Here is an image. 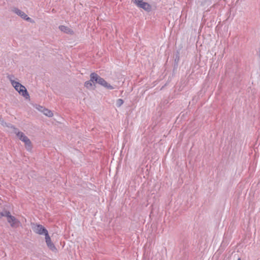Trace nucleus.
Here are the masks:
<instances>
[{
	"mask_svg": "<svg viewBox=\"0 0 260 260\" xmlns=\"http://www.w3.org/2000/svg\"><path fill=\"white\" fill-rule=\"evenodd\" d=\"M85 87H86L88 89H90L92 86V81L91 79L89 81H87L85 82L84 84Z\"/></svg>",
	"mask_w": 260,
	"mask_h": 260,
	"instance_id": "nucleus-12",
	"label": "nucleus"
},
{
	"mask_svg": "<svg viewBox=\"0 0 260 260\" xmlns=\"http://www.w3.org/2000/svg\"><path fill=\"white\" fill-rule=\"evenodd\" d=\"M11 128L13 130V133H15L16 136L18 135L21 132L19 131L18 128L15 127L14 125H11Z\"/></svg>",
	"mask_w": 260,
	"mask_h": 260,
	"instance_id": "nucleus-14",
	"label": "nucleus"
},
{
	"mask_svg": "<svg viewBox=\"0 0 260 260\" xmlns=\"http://www.w3.org/2000/svg\"><path fill=\"white\" fill-rule=\"evenodd\" d=\"M41 109H40V110H41L43 113V114L44 115H45L46 116H47L49 117H51L53 116V114L51 110H48L46 108H44L42 107H41Z\"/></svg>",
	"mask_w": 260,
	"mask_h": 260,
	"instance_id": "nucleus-9",
	"label": "nucleus"
},
{
	"mask_svg": "<svg viewBox=\"0 0 260 260\" xmlns=\"http://www.w3.org/2000/svg\"><path fill=\"white\" fill-rule=\"evenodd\" d=\"M45 241L48 247L53 252H57V249L54 244L52 242L51 238L48 234L45 236Z\"/></svg>",
	"mask_w": 260,
	"mask_h": 260,
	"instance_id": "nucleus-5",
	"label": "nucleus"
},
{
	"mask_svg": "<svg viewBox=\"0 0 260 260\" xmlns=\"http://www.w3.org/2000/svg\"><path fill=\"white\" fill-rule=\"evenodd\" d=\"M90 77L91 78V81L93 83H98L108 89H113L114 88L112 85L108 83L104 79L95 73H91Z\"/></svg>",
	"mask_w": 260,
	"mask_h": 260,
	"instance_id": "nucleus-1",
	"label": "nucleus"
},
{
	"mask_svg": "<svg viewBox=\"0 0 260 260\" xmlns=\"http://www.w3.org/2000/svg\"><path fill=\"white\" fill-rule=\"evenodd\" d=\"M237 260H241V258L239 257Z\"/></svg>",
	"mask_w": 260,
	"mask_h": 260,
	"instance_id": "nucleus-20",
	"label": "nucleus"
},
{
	"mask_svg": "<svg viewBox=\"0 0 260 260\" xmlns=\"http://www.w3.org/2000/svg\"><path fill=\"white\" fill-rule=\"evenodd\" d=\"M13 12L16 13L17 15L21 17L22 18H23L24 20L30 21L31 20V18L27 16V15L23 11L19 10L18 8H14L13 9Z\"/></svg>",
	"mask_w": 260,
	"mask_h": 260,
	"instance_id": "nucleus-6",
	"label": "nucleus"
},
{
	"mask_svg": "<svg viewBox=\"0 0 260 260\" xmlns=\"http://www.w3.org/2000/svg\"><path fill=\"white\" fill-rule=\"evenodd\" d=\"M19 140L23 142L24 140H25L28 137H26L23 133L20 132L18 135L17 136Z\"/></svg>",
	"mask_w": 260,
	"mask_h": 260,
	"instance_id": "nucleus-11",
	"label": "nucleus"
},
{
	"mask_svg": "<svg viewBox=\"0 0 260 260\" xmlns=\"http://www.w3.org/2000/svg\"><path fill=\"white\" fill-rule=\"evenodd\" d=\"M124 103L123 100L119 99L117 100L116 105L117 107H120Z\"/></svg>",
	"mask_w": 260,
	"mask_h": 260,
	"instance_id": "nucleus-13",
	"label": "nucleus"
},
{
	"mask_svg": "<svg viewBox=\"0 0 260 260\" xmlns=\"http://www.w3.org/2000/svg\"><path fill=\"white\" fill-rule=\"evenodd\" d=\"M179 60V53H178L177 54H176L175 55V62L176 63H178V61Z\"/></svg>",
	"mask_w": 260,
	"mask_h": 260,
	"instance_id": "nucleus-17",
	"label": "nucleus"
},
{
	"mask_svg": "<svg viewBox=\"0 0 260 260\" xmlns=\"http://www.w3.org/2000/svg\"><path fill=\"white\" fill-rule=\"evenodd\" d=\"M11 125H13L12 124L9 123L7 125V126L10 128H11Z\"/></svg>",
	"mask_w": 260,
	"mask_h": 260,
	"instance_id": "nucleus-19",
	"label": "nucleus"
},
{
	"mask_svg": "<svg viewBox=\"0 0 260 260\" xmlns=\"http://www.w3.org/2000/svg\"><path fill=\"white\" fill-rule=\"evenodd\" d=\"M25 144V146L27 150H30L32 148L31 142L30 140L27 138L23 141Z\"/></svg>",
	"mask_w": 260,
	"mask_h": 260,
	"instance_id": "nucleus-10",
	"label": "nucleus"
},
{
	"mask_svg": "<svg viewBox=\"0 0 260 260\" xmlns=\"http://www.w3.org/2000/svg\"><path fill=\"white\" fill-rule=\"evenodd\" d=\"M138 7L141 8L144 10L149 12L151 10V7L150 4L146 2H142L141 4H140V5Z\"/></svg>",
	"mask_w": 260,
	"mask_h": 260,
	"instance_id": "nucleus-7",
	"label": "nucleus"
},
{
	"mask_svg": "<svg viewBox=\"0 0 260 260\" xmlns=\"http://www.w3.org/2000/svg\"><path fill=\"white\" fill-rule=\"evenodd\" d=\"M143 0H132V1L138 7L143 2Z\"/></svg>",
	"mask_w": 260,
	"mask_h": 260,
	"instance_id": "nucleus-15",
	"label": "nucleus"
},
{
	"mask_svg": "<svg viewBox=\"0 0 260 260\" xmlns=\"http://www.w3.org/2000/svg\"><path fill=\"white\" fill-rule=\"evenodd\" d=\"M5 214H4L3 213V212H0V218L2 217H5Z\"/></svg>",
	"mask_w": 260,
	"mask_h": 260,
	"instance_id": "nucleus-18",
	"label": "nucleus"
},
{
	"mask_svg": "<svg viewBox=\"0 0 260 260\" xmlns=\"http://www.w3.org/2000/svg\"><path fill=\"white\" fill-rule=\"evenodd\" d=\"M32 229L33 231L39 235H44L45 237L47 234H48L47 229L44 227L42 225L40 224L33 223L32 225Z\"/></svg>",
	"mask_w": 260,
	"mask_h": 260,
	"instance_id": "nucleus-3",
	"label": "nucleus"
},
{
	"mask_svg": "<svg viewBox=\"0 0 260 260\" xmlns=\"http://www.w3.org/2000/svg\"><path fill=\"white\" fill-rule=\"evenodd\" d=\"M3 213L5 214L4 215L5 217H7V218H8V217L9 216H10L11 215L10 211H7V210L3 211Z\"/></svg>",
	"mask_w": 260,
	"mask_h": 260,
	"instance_id": "nucleus-16",
	"label": "nucleus"
},
{
	"mask_svg": "<svg viewBox=\"0 0 260 260\" xmlns=\"http://www.w3.org/2000/svg\"><path fill=\"white\" fill-rule=\"evenodd\" d=\"M10 79L11 80L12 85L15 88L16 90H17L20 94H21L26 99H27L29 98V95L25 86L21 85L20 83L17 81L12 80L10 78Z\"/></svg>",
	"mask_w": 260,
	"mask_h": 260,
	"instance_id": "nucleus-2",
	"label": "nucleus"
},
{
	"mask_svg": "<svg viewBox=\"0 0 260 260\" xmlns=\"http://www.w3.org/2000/svg\"><path fill=\"white\" fill-rule=\"evenodd\" d=\"M59 29L62 32H64L67 34H73L74 31L70 29L69 27L64 25H60Z\"/></svg>",
	"mask_w": 260,
	"mask_h": 260,
	"instance_id": "nucleus-8",
	"label": "nucleus"
},
{
	"mask_svg": "<svg viewBox=\"0 0 260 260\" xmlns=\"http://www.w3.org/2000/svg\"><path fill=\"white\" fill-rule=\"evenodd\" d=\"M7 221L10 224L11 226L13 228H17L20 224V221L14 216L11 215L7 218Z\"/></svg>",
	"mask_w": 260,
	"mask_h": 260,
	"instance_id": "nucleus-4",
	"label": "nucleus"
}]
</instances>
